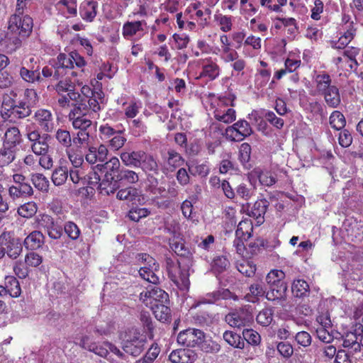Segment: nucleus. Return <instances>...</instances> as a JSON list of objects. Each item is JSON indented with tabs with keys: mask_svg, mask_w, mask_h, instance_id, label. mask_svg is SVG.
Wrapping results in <instances>:
<instances>
[{
	"mask_svg": "<svg viewBox=\"0 0 363 363\" xmlns=\"http://www.w3.org/2000/svg\"><path fill=\"white\" fill-rule=\"evenodd\" d=\"M139 168H141L142 170L147 174V179H150V177L160 174V167L157 160L153 155L147 154L145 152Z\"/></svg>",
	"mask_w": 363,
	"mask_h": 363,
	"instance_id": "obj_23",
	"label": "nucleus"
},
{
	"mask_svg": "<svg viewBox=\"0 0 363 363\" xmlns=\"http://www.w3.org/2000/svg\"><path fill=\"white\" fill-rule=\"evenodd\" d=\"M69 169L63 165L56 167L51 177L52 182L55 186H61L64 184L68 179Z\"/></svg>",
	"mask_w": 363,
	"mask_h": 363,
	"instance_id": "obj_35",
	"label": "nucleus"
},
{
	"mask_svg": "<svg viewBox=\"0 0 363 363\" xmlns=\"http://www.w3.org/2000/svg\"><path fill=\"white\" fill-rule=\"evenodd\" d=\"M320 95L323 96L326 104L330 108H337L341 103L340 90L335 85Z\"/></svg>",
	"mask_w": 363,
	"mask_h": 363,
	"instance_id": "obj_29",
	"label": "nucleus"
},
{
	"mask_svg": "<svg viewBox=\"0 0 363 363\" xmlns=\"http://www.w3.org/2000/svg\"><path fill=\"white\" fill-rule=\"evenodd\" d=\"M309 290V285L303 279L294 281L292 284V291L296 297L306 296Z\"/></svg>",
	"mask_w": 363,
	"mask_h": 363,
	"instance_id": "obj_58",
	"label": "nucleus"
},
{
	"mask_svg": "<svg viewBox=\"0 0 363 363\" xmlns=\"http://www.w3.org/2000/svg\"><path fill=\"white\" fill-rule=\"evenodd\" d=\"M68 119L71 122L74 130H77L75 142L83 143L86 147L90 141L91 132L92 130L93 122L89 115V108L86 103L82 100L74 104L68 114Z\"/></svg>",
	"mask_w": 363,
	"mask_h": 363,
	"instance_id": "obj_2",
	"label": "nucleus"
},
{
	"mask_svg": "<svg viewBox=\"0 0 363 363\" xmlns=\"http://www.w3.org/2000/svg\"><path fill=\"white\" fill-rule=\"evenodd\" d=\"M104 98V93L101 90L97 91H91V96L87 101L89 111L91 110L94 112H98L101 110V106L98 99H102Z\"/></svg>",
	"mask_w": 363,
	"mask_h": 363,
	"instance_id": "obj_56",
	"label": "nucleus"
},
{
	"mask_svg": "<svg viewBox=\"0 0 363 363\" xmlns=\"http://www.w3.org/2000/svg\"><path fill=\"white\" fill-rule=\"evenodd\" d=\"M186 166L189 173L193 176L199 175L201 177H206L210 172L207 162L201 164L199 162H192L191 164L186 162Z\"/></svg>",
	"mask_w": 363,
	"mask_h": 363,
	"instance_id": "obj_37",
	"label": "nucleus"
},
{
	"mask_svg": "<svg viewBox=\"0 0 363 363\" xmlns=\"http://www.w3.org/2000/svg\"><path fill=\"white\" fill-rule=\"evenodd\" d=\"M253 319L250 311L245 308H240L228 313L225 316V321L233 328H240L249 325Z\"/></svg>",
	"mask_w": 363,
	"mask_h": 363,
	"instance_id": "obj_11",
	"label": "nucleus"
},
{
	"mask_svg": "<svg viewBox=\"0 0 363 363\" xmlns=\"http://www.w3.org/2000/svg\"><path fill=\"white\" fill-rule=\"evenodd\" d=\"M138 196V190L133 186H128L120 189L116 194V198L121 201H132Z\"/></svg>",
	"mask_w": 363,
	"mask_h": 363,
	"instance_id": "obj_52",
	"label": "nucleus"
},
{
	"mask_svg": "<svg viewBox=\"0 0 363 363\" xmlns=\"http://www.w3.org/2000/svg\"><path fill=\"white\" fill-rule=\"evenodd\" d=\"M125 129L118 130L116 134L111 137L107 142L108 147L113 150H120L126 143L127 139L124 136Z\"/></svg>",
	"mask_w": 363,
	"mask_h": 363,
	"instance_id": "obj_39",
	"label": "nucleus"
},
{
	"mask_svg": "<svg viewBox=\"0 0 363 363\" xmlns=\"http://www.w3.org/2000/svg\"><path fill=\"white\" fill-rule=\"evenodd\" d=\"M118 130L113 128L108 123L102 124L99 126V138L103 141H108L111 137L116 134Z\"/></svg>",
	"mask_w": 363,
	"mask_h": 363,
	"instance_id": "obj_63",
	"label": "nucleus"
},
{
	"mask_svg": "<svg viewBox=\"0 0 363 363\" xmlns=\"http://www.w3.org/2000/svg\"><path fill=\"white\" fill-rule=\"evenodd\" d=\"M269 291L266 293V298L269 301H274L277 299H283L286 297L287 285L286 282H281L269 285Z\"/></svg>",
	"mask_w": 363,
	"mask_h": 363,
	"instance_id": "obj_28",
	"label": "nucleus"
},
{
	"mask_svg": "<svg viewBox=\"0 0 363 363\" xmlns=\"http://www.w3.org/2000/svg\"><path fill=\"white\" fill-rule=\"evenodd\" d=\"M124 114L127 118H134L140 112L141 108L140 102L135 99L128 103H123Z\"/></svg>",
	"mask_w": 363,
	"mask_h": 363,
	"instance_id": "obj_51",
	"label": "nucleus"
},
{
	"mask_svg": "<svg viewBox=\"0 0 363 363\" xmlns=\"http://www.w3.org/2000/svg\"><path fill=\"white\" fill-rule=\"evenodd\" d=\"M101 179L99 174L93 169L86 172L84 183V188H97L101 190Z\"/></svg>",
	"mask_w": 363,
	"mask_h": 363,
	"instance_id": "obj_40",
	"label": "nucleus"
},
{
	"mask_svg": "<svg viewBox=\"0 0 363 363\" xmlns=\"http://www.w3.org/2000/svg\"><path fill=\"white\" fill-rule=\"evenodd\" d=\"M214 20L223 32L227 33L232 30L233 16L219 13L214 16Z\"/></svg>",
	"mask_w": 363,
	"mask_h": 363,
	"instance_id": "obj_49",
	"label": "nucleus"
},
{
	"mask_svg": "<svg viewBox=\"0 0 363 363\" xmlns=\"http://www.w3.org/2000/svg\"><path fill=\"white\" fill-rule=\"evenodd\" d=\"M205 337V333L196 328H188L181 331L177 336V342L179 345L189 347L199 346Z\"/></svg>",
	"mask_w": 363,
	"mask_h": 363,
	"instance_id": "obj_12",
	"label": "nucleus"
},
{
	"mask_svg": "<svg viewBox=\"0 0 363 363\" xmlns=\"http://www.w3.org/2000/svg\"><path fill=\"white\" fill-rule=\"evenodd\" d=\"M166 268L170 279L178 286L187 288L189 285V268L192 266L191 259H180L174 261L167 257L165 259Z\"/></svg>",
	"mask_w": 363,
	"mask_h": 363,
	"instance_id": "obj_5",
	"label": "nucleus"
},
{
	"mask_svg": "<svg viewBox=\"0 0 363 363\" xmlns=\"http://www.w3.org/2000/svg\"><path fill=\"white\" fill-rule=\"evenodd\" d=\"M158 269H153L149 266H143L139 269L140 276L145 281L156 284L159 281V277L156 275L155 272Z\"/></svg>",
	"mask_w": 363,
	"mask_h": 363,
	"instance_id": "obj_48",
	"label": "nucleus"
},
{
	"mask_svg": "<svg viewBox=\"0 0 363 363\" xmlns=\"http://www.w3.org/2000/svg\"><path fill=\"white\" fill-rule=\"evenodd\" d=\"M199 347L204 352L213 354L218 353L221 349L220 345L218 342L212 339H206V337L203 338Z\"/></svg>",
	"mask_w": 363,
	"mask_h": 363,
	"instance_id": "obj_54",
	"label": "nucleus"
},
{
	"mask_svg": "<svg viewBox=\"0 0 363 363\" xmlns=\"http://www.w3.org/2000/svg\"><path fill=\"white\" fill-rule=\"evenodd\" d=\"M224 340L230 346L238 349L245 347V341L238 334L227 330L223 333Z\"/></svg>",
	"mask_w": 363,
	"mask_h": 363,
	"instance_id": "obj_41",
	"label": "nucleus"
},
{
	"mask_svg": "<svg viewBox=\"0 0 363 363\" xmlns=\"http://www.w3.org/2000/svg\"><path fill=\"white\" fill-rule=\"evenodd\" d=\"M269 206V202L264 198L257 199L248 214L250 217H252L255 221V225L260 226L264 222V215Z\"/></svg>",
	"mask_w": 363,
	"mask_h": 363,
	"instance_id": "obj_18",
	"label": "nucleus"
},
{
	"mask_svg": "<svg viewBox=\"0 0 363 363\" xmlns=\"http://www.w3.org/2000/svg\"><path fill=\"white\" fill-rule=\"evenodd\" d=\"M150 307L155 303H166L169 301V295L164 290L154 286L151 289Z\"/></svg>",
	"mask_w": 363,
	"mask_h": 363,
	"instance_id": "obj_44",
	"label": "nucleus"
},
{
	"mask_svg": "<svg viewBox=\"0 0 363 363\" xmlns=\"http://www.w3.org/2000/svg\"><path fill=\"white\" fill-rule=\"evenodd\" d=\"M356 33L343 30L339 39L332 43V48L335 49H345L346 46L354 39Z\"/></svg>",
	"mask_w": 363,
	"mask_h": 363,
	"instance_id": "obj_50",
	"label": "nucleus"
},
{
	"mask_svg": "<svg viewBox=\"0 0 363 363\" xmlns=\"http://www.w3.org/2000/svg\"><path fill=\"white\" fill-rule=\"evenodd\" d=\"M163 162V169L167 172H173L185 163V159L176 150L169 148L161 152Z\"/></svg>",
	"mask_w": 363,
	"mask_h": 363,
	"instance_id": "obj_13",
	"label": "nucleus"
},
{
	"mask_svg": "<svg viewBox=\"0 0 363 363\" xmlns=\"http://www.w3.org/2000/svg\"><path fill=\"white\" fill-rule=\"evenodd\" d=\"M202 71L200 74L201 77H207L209 80L216 79L219 75L220 68L216 62V60H213L212 57H208L201 62Z\"/></svg>",
	"mask_w": 363,
	"mask_h": 363,
	"instance_id": "obj_19",
	"label": "nucleus"
},
{
	"mask_svg": "<svg viewBox=\"0 0 363 363\" xmlns=\"http://www.w3.org/2000/svg\"><path fill=\"white\" fill-rule=\"evenodd\" d=\"M275 21H283L284 27L287 28V34L289 35V37H291L293 39L295 38L298 30V26L297 21L294 18L277 17L275 18Z\"/></svg>",
	"mask_w": 363,
	"mask_h": 363,
	"instance_id": "obj_47",
	"label": "nucleus"
},
{
	"mask_svg": "<svg viewBox=\"0 0 363 363\" xmlns=\"http://www.w3.org/2000/svg\"><path fill=\"white\" fill-rule=\"evenodd\" d=\"M155 318L162 322L169 321L171 318V310L165 303H155L151 306Z\"/></svg>",
	"mask_w": 363,
	"mask_h": 363,
	"instance_id": "obj_33",
	"label": "nucleus"
},
{
	"mask_svg": "<svg viewBox=\"0 0 363 363\" xmlns=\"http://www.w3.org/2000/svg\"><path fill=\"white\" fill-rule=\"evenodd\" d=\"M16 155V149L2 145L0 149V167L9 166L14 161Z\"/></svg>",
	"mask_w": 363,
	"mask_h": 363,
	"instance_id": "obj_36",
	"label": "nucleus"
},
{
	"mask_svg": "<svg viewBox=\"0 0 363 363\" xmlns=\"http://www.w3.org/2000/svg\"><path fill=\"white\" fill-rule=\"evenodd\" d=\"M145 154L143 150L123 152L121 153L122 162L127 167L139 168Z\"/></svg>",
	"mask_w": 363,
	"mask_h": 363,
	"instance_id": "obj_26",
	"label": "nucleus"
},
{
	"mask_svg": "<svg viewBox=\"0 0 363 363\" xmlns=\"http://www.w3.org/2000/svg\"><path fill=\"white\" fill-rule=\"evenodd\" d=\"M273 317L274 310L272 308H266L259 311L256 320L259 325L266 327L272 323Z\"/></svg>",
	"mask_w": 363,
	"mask_h": 363,
	"instance_id": "obj_53",
	"label": "nucleus"
},
{
	"mask_svg": "<svg viewBox=\"0 0 363 363\" xmlns=\"http://www.w3.org/2000/svg\"><path fill=\"white\" fill-rule=\"evenodd\" d=\"M44 242V236L40 231L35 230L30 233L25 239L24 245L27 249L36 250Z\"/></svg>",
	"mask_w": 363,
	"mask_h": 363,
	"instance_id": "obj_32",
	"label": "nucleus"
},
{
	"mask_svg": "<svg viewBox=\"0 0 363 363\" xmlns=\"http://www.w3.org/2000/svg\"><path fill=\"white\" fill-rule=\"evenodd\" d=\"M23 141L20 130L17 127L9 128L3 138V145L16 150V147Z\"/></svg>",
	"mask_w": 363,
	"mask_h": 363,
	"instance_id": "obj_24",
	"label": "nucleus"
},
{
	"mask_svg": "<svg viewBox=\"0 0 363 363\" xmlns=\"http://www.w3.org/2000/svg\"><path fill=\"white\" fill-rule=\"evenodd\" d=\"M48 133H41L39 129L27 132L26 138L34 155H38L50 152L49 140L51 139V136Z\"/></svg>",
	"mask_w": 363,
	"mask_h": 363,
	"instance_id": "obj_6",
	"label": "nucleus"
},
{
	"mask_svg": "<svg viewBox=\"0 0 363 363\" xmlns=\"http://www.w3.org/2000/svg\"><path fill=\"white\" fill-rule=\"evenodd\" d=\"M30 180L38 190L43 192L48 191L49 181L43 174H32L30 175Z\"/></svg>",
	"mask_w": 363,
	"mask_h": 363,
	"instance_id": "obj_46",
	"label": "nucleus"
},
{
	"mask_svg": "<svg viewBox=\"0 0 363 363\" xmlns=\"http://www.w3.org/2000/svg\"><path fill=\"white\" fill-rule=\"evenodd\" d=\"M259 183L266 186H271L277 182V178L269 171H260L257 175Z\"/></svg>",
	"mask_w": 363,
	"mask_h": 363,
	"instance_id": "obj_62",
	"label": "nucleus"
},
{
	"mask_svg": "<svg viewBox=\"0 0 363 363\" xmlns=\"http://www.w3.org/2000/svg\"><path fill=\"white\" fill-rule=\"evenodd\" d=\"M315 90L320 95L335 84H333L330 75L325 71L320 72L314 77Z\"/></svg>",
	"mask_w": 363,
	"mask_h": 363,
	"instance_id": "obj_27",
	"label": "nucleus"
},
{
	"mask_svg": "<svg viewBox=\"0 0 363 363\" xmlns=\"http://www.w3.org/2000/svg\"><path fill=\"white\" fill-rule=\"evenodd\" d=\"M40 62L31 57L23 62L21 67L19 74L23 80L28 83L33 84L42 80Z\"/></svg>",
	"mask_w": 363,
	"mask_h": 363,
	"instance_id": "obj_9",
	"label": "nucleus"
},
{
	"mask_svg": "<svg viewBox=\"0 0 363 363\" xmlns=\"http://www.w3.org/2000/svg\"><path fill=\"white\" fill-rule=\"evenodd\" d=\"M252 133L253 130L250 123L244 119L238 120L233 125L225 129L226 138L234 142H240L250 136Z\"/></svg>",
	"mask_w": 363,
	"mask_h": 363,
	"instance_id": "obj_8",
	"label": "nucleus"
},
{
	"mask_svg": "<svg viewBox=\"0 0 363 363\" xmlns=\"http://www.w3.org/2000/svg\"><path fill=\"white\" fill-rule=\"evenodd\" d=\"M0 245L4 248L5 254L11 259H16L23 250L20 239L14 238L8 232H4L1 235Z\"/></svg>",
	"mask_w": 363,
	"mask_h": 363,
	"instance_id": "obj_10",
	"label": "nucleus"
},
{
	"mask_svg": "<svg viewBox=\"0 0 363 363\" xmlns=\"http://www.w3.org/2000/svg\"><path fill=\"white\" fill-rule=\"evenodd\" d=\"M135 262L138 264L149 266L153 269H158L159 264L155 259L147 253H139L135 255Z\"/></svg>",
	"mask_w": 363,
	"mask_h": 363,
	"instance_id": "obj_60",
	"label": "nucleus"
},
{
	"mask_svg": "<svg viewBox=\"0 0 363 363\" xmlns=\"http://www.w3.org/2000/svg\"><path fill=\"white\" fill-rule=\"evenodd\" d=\"M228 105L233 106V99L227 97H220L217 107L213 111L215 119L224 123H230L236 119V111Z\"/></svg>",
	"mask_w": 363,
	"mask_h": 363,
	"instance_id": "obj_7",
	"label": "nucleus"
},
{
	"mask_svg": "<svg viewBox=\"0 0 363 363\" xmlns=\"http://www.w3.org/2000/svg\"><path fill=\"white\" fill-rule=\"evenodd\" d=\"M160 352V348L157 343H153L149 348L145 355L140 359L137 363H152L158 357Z\"/></svg>",
	"mask_w": 363,
	"mask_h": 363,
	"instance_id": "obj_57",
	"label": "nucleus"
},
{
	"mask_svg": "<svg viewBox=\"0 0 363 363\" xmlns=\"http://www.w3.org/2000/svg\"><path fill=\"white\" fill-rule=\"evenodd\" d=\"M58 82L55 85L54 89L58 94L62 95L68 91H72L74 84L69 77L61 78L57 80Z\"/></svg>",
	"mask_w": 363,
	"mask_h": 363,
	"instance_id": "obj_59",
	"label": "nucleus"
},
{
	"mask_svg": "<svg viewBox=\"0 0 363 363\" xmlns=\"http://www.w3.org/2000/svg\"><path fill=\"white\" fill-rule=\"evenodd\" d=\"M98 3L95 1H87L81 4L79 15L86 22H92L97 15Z\"/></svg>",
	"mask_w": 363,
	"mask_h": 363,
	"instance_id": "obj_25",
	"label": "nucleus"
},
{
	"mask_svg": "<svg viewBox=\"0 0 363 363\" xmlns=\"http://www.w3.org/2000/svg\"><path fill=\"white\" fill-rule=\"evenodd\" d=\"M250 292L245 296V299L251 303H256L261 297L266 296V289L262 284L254 283L249 287Z\"/></svg>",
	"mask_w": 363,
	"mask_h": 363,
	"instance_id": "obj_30",
	"label": "nucleus"
},
{
	"mask_svg": "<svg viewBox=\"0 0 363 363\" xmlns=\"http://www.w3.org/2000/svg\"><path fill=\"white\" fill-rule=\"evenodd\" d=\"M76 133L71 135L69 130L65 128H58L55 133V138L57 143L66 150L71 148H76L77 150L86 147V145L83 143L75 142Z\"/></svg>",
	"mask_w": 363,
	"mask_h": 363,
	"instance_id": "obj_14",
	"label": "nucleus"
},
{
	"mask_svg": "<svg viewBox=\"0 0 363 363\" xmlns=\"http://www.w3.org/2000/svg\"><path fill=\"white\" fill-rule=\"evenodd\" d=\"M146 342L145 336L135 332L133 336L124 342L123 349L126 353L137 357L144 350Z\"/></svg>",
	"mask_w": 363,
	"mask_h": 363,
	"instance_id": "obj_16",
	"label": "nucleus"
},
{
	"mask_svg": "<svg viewBox=\"0 0 363 363\" xmlns=\"http://www.w3.org/2000/svg\"><path fill=\"white\" fill-rule=\"evenodd\" d=\"M33 119L39 130L44 133H52L55 129L54 117L50 110L38 108L33 116Z\"/></svg>",
	"mask_w": 363,
	"mask_h": 363,
	"instance_id": "obj_15",
	"label": "nucleus"
},
{
	"mask_svg": "<svg viewBox=\"0 0 363 363\" xmlns=\"http://www.w3.org/2000/svg\"><path fill=\"white\" fill-rule=\"evenodd\" d=\"M329 123L332 128L341 130L346 125V119L340 111H334L329 117Z\"/></svg>",
	"mask_w": 363,
	"mask_h": 363,
	"instance_id": "obj_43",
	"label": "nucleus"
},
{
	"mask_svg": "<svg viewBox=\"0 0 363 363\" xmlns=\"http://www.w3.org/2000/svg\"><path fill=\"white\" fill-rule=\"evenodd\" d=\"M236 267L242 274L247 277L253 276L256 271L255 266L246 260L238 263Z\"/></svg>",
	"mask_w": 363,
	"mask_h": 363,
	"instance_id": "obj_64",
	"label": "nucleus"
},
{
	"mask_svg": "<svg viewBox=\"0 0 363 363\" xmlns=\"http://www.w3.org/2000/svg\"><path fill=\"white\" fill-rule=\"evenodd\" d=\"M2 106H8V111H11V114L18 118H24L31 114V106L27 102L20 101L18 104L15 101L9 99L7 101H4Z\"/></svg>",
	"mask_w": 363,
	"mask_h": 363,
	"instance_id": "obj_17",
	"label": "nucleus"
},
{
	"mask_svg": "<svg viewBox=\"0 0 363 363\" xmlns=\"http://www.w3.org/2000/svg\"><path fill=\"white\" fill-rule=\"evenodd\" d=\"M86 65V62L77 51L74 50L69 53L61 52L54 61V79L58 80L65 77L69 72L72 77L77 76V72L73 71L74 67L83 68Z\"/></svg>",
	"mask_w": 363,
	"mask_h": 363,
	"instance_id": "obj_3",
	"label": "nucleus"
},
{
	"mask_svg": "<svg viewBox=\"0 0 363 363\" xmlns=\"http://www.w3.org/2000/svg\"><path fill=\"white\" fill-rule=\"evenodd\" d=\"M36 222L38 227H77L72 221L63 224L62 218L57 215L53 218L48 214H40L38 216Z\"/></svg>",
	"mask_w": 363,
	"mask_h": 363,
	"instance_id": "obj_20",
	"label": "nucleus"
},
{
	"mask_svg": "<svg viewBox=\"0 0 363 363\" xmlns=\"http://www.w3.org/2000/svg\"><path fill=\"white\" fill-rule=\"evenodd\" d=\"M33 27V21L29 15L15 13L9 18L8 32L1 45L9 52L15 51L21 46L22 40L30 36Z\"/></svg>",
	"mask_w": 363,
	"mask_h": 363,
	"instance_id": "obj_1",
	"label": "nucleus"
},
{
	"mask_svg": "<svg viewBox=\"0 0 363 363\" xmlns=\"http://www.w3.org/2000/svg\"><path fill=\"white\" fill-rule=\"evenodd\" d=\"M69 175L70 181H72L74 184L84 188L85 177L86 176V167L77 169H69Z\"/></svg>",
	"mask_w": 363,
	"mask_h": 363,
	"instance_id": "obj_42",
	"label": "nucleus"
},
{
	"mask_svg": "<svg viewBox=\"0 0 363 363\" xmlns=\"http://www.w3.org/2000/svg\"><path fill=\"white\" fill-rule=\"evenodd\" d=\"M5 289L11 297L17 298L21 294L20 284L13 276H8L5 278Z\"/></svg>",
	"mask_w": 363,
	"mask_h": 363,
	"instance_id": "obj_38",
	"label": "nucleus"
},
{
	"mask_svg": "<svg viewBox=\"0 0 363 363\" xmlns=\"http://www.w3.org/2000/svg\"><path fill=\"white\" fill-rule=\"evenodd\" d=\"M148 182L147 191L150 194L155 198H166V189L163 186H159V180L157 178L150 177V179H148Z\"/></svg>",
	"mask_w": 363,
	"mask_h": 363,
	"instance_id": "obj_34",
	"label": "nucleus"
},
{
	"mask_svg": "<svg viewBox=\"0 0 363 363\" xmlns=\"http://www.w3.org/2000/svg\"><path fill=\"white\" fill-rule=\"evenodd\" d=\"M8 191L9 195L13 200L28 199L34 194L33 189L29 182L18 184L17 186H10Z\"/></svg>",
	"mask_w": 363,
	"mask_h": 363,
	"instance_id": "obj_22",
	"label": "nucleus"
},
{
	"mask_svg": "<svg viewBox=\"0 0 363 363\" xmlns=\"http://www.w3.org/2000/svg\"><path fill=\"white\" fill-rule=\"evenodd\" d=\"M120 167V161L116 157H111L103 164H97L96 166V168L99 169L102 173H104L101 184V194L109 195L115 193L119 189L120 177L122 171Z\"/></svg>",
	"mask_w": 363,
	"mask_h": 363,
	"instance_id": "obj_4",
	"label": "nucleus"
},
{
	"mask_svg": "<svg viewBox=\"0 0 363 363\" xmlns=\"http://www.w3.org/2000/svg\"><path fill=\"white\" fill-rule=\"evenodd\" d=\"M255 194V189L250 188L245 184H240L236 187L235 196L244 201H249Z\"/></svg>",
	"mask_w": 363,
	"mask_h": 363,
	"instance_id": "obj_61",
	"label": "nucleus"
},
{
	"mask_svg": "<svg viewBox=\"0 0 363 363\" xmlns=\"http://www.w3.org/2000/svg\"><path fill=\"white\" fill-rule=\"evenodd\" d=\"M147 26L145 20L126 21L122 27V35L125 40H131L140 33H144V26Z\"/></svg>",
	"mask_w": 363,
	"mask_h": 363,
	"instance_id": "obj_21",
	"label": "nucleus"
},
{
	"mask_svg": "<svg viewBox=\"0 0 363 363\" xmlns=\"http://www.w3.org/2000/svg\"><path fill=\"white\" fill-rule=\"evenodd\" d=\"M38 211V205L34 201H28L18 208V213L20 216L30 218L33 217Z\"/></svg>",
	"mask_w": 363,
	"mask_h": 363,
	"instance_id": "obj_45",
	"label": "nucleus"
},
{
	"mask_svg": "<svg viewBox=\"0 0 363 363\" xmlns=\"http://www.w3.org/2000/svg\"><path fill=\"white\" fill-rule=\"evenodd\" d=\"M170 240L171 248L178 256L182 257L181 259H191V254L189 249L186 247L182 238L178 239V238L174 236Z\"/></svg>",
	"mask_w": 363,
	"mask_h": 363,
	"instance_id": "obj_31",
	"label": "nucleus"
},
{
	"mask_svg": "<svg viewBox=\"0 0 363 363\" xmlns=\"http://www.w3.org/2000/svg\"><path fill=\"white\" fill-rule=\"evenodd\" d=\"M285 273L282 270L272 269L266 277V282L268 286L285 282Z\"/></svg>",
	"mask_w": 363,
	"mask_h": 363,
	"instance_id": "obj_55",
	"label": "nucleus"
}]
</instances>
